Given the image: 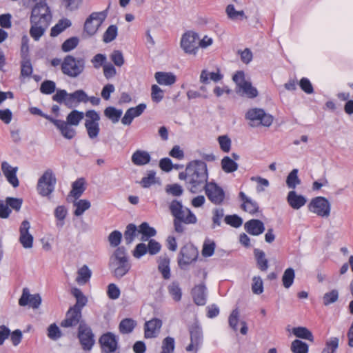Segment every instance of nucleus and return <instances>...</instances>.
<instances>
[{
	"instance_id": "1",
	"label": "nucleus",
	"mask_w": 353,
	"mask_h": 353,
	"mask_svg": "<svg viewBox=\"0 0 353 353\" xmlns=\"http://www.w3.org/2000/svg\"><path fill=\"white\" fill-rule=\"evenodd\" d=\"M179 178L185 180L187 188L192 193L199 192L208 183L207 165L202 161H192L187 165L185 173L179 174Z\"/></svg>"
},
{
	"instance_id": "20",
	"label": "nucleus",
	"mask_w": 353,
	"mask_h": 353,
	"mask_svg": "<svg viewBox=\"0 0 353 353\" xmlns=\"http://www.w3.org/2000/svg\"><path fill=\"white\" fill-rule=\"evenodd\" d=\"M245 230L251 235L258 236L265 230L263 223L259 219H251L244 225Z\"/></svg>"
},
{
	"instance_id": "27",
	"label": "nucleus",
	"mask_w": 353,
	"mask_h": 353,
	"mask_svg": "<svg viewBox=\"0 0 353 353\" xmlns=\"http://www.w3.org/2000/svg\"><path fill=\"white\" fill-rule=\"evenodd\" d=\"M154 77L157 83L162 85H171L176 82V76L171 72H157Z\"/></svg>"
},
{
	"instance_id": "2",
	"label": "nucleus",
	"mask_w": 353,
	"mask_h": 353,
	"mask_svg": "<svg viewBox=\"0 0 353 353\" xmlns=\"http://www.w3.org/2000/svg\"><path fill=\"white\" fill-rule=\"evenodd\" d=\"M52 12L46 0L37 2L32 9L30 34L34 40H39L48 28L52 20Z\"/></svg>"
},
{
	"instance_id": "53",
	"label": "nucleus",
	"mask_w": 353,
	"mask_h": 353,
	"mask_svg": "<svg viewBox=\"0 0 353 353\" xmlns=\"http://www.w3.org/2000/svg\"><path fill=\"white\" fill-rule=\"evenodd\" d=\"M56 90L55 83L52 81L46 80L44 81L40 87V90L42 93L46 94H50L53 93Z\"/></svg>"
},
{
	"instance_id": "30",
	"label": "nucleus",
	"mask_w": 353,
	"mask_h": 353,
	"mask_svg": "<svg viewBox=\"0 0 353 353\" xmlns=\"http://www.w3.org/2000/svg\"><path fill=\"white\" fill-rule=\"evenodd\" d=\"M137 323L134 320L130 318H126L120 322L119 330L121 334H130L133 331Z\"/></svg>"
},
{
	"instance_id": "47",
	"label": "nucleus",
	"mask_w": 353,
	"mask_h": 353,
	"mask_svg": "<svg viewBox=\"0 0 353 353\" xmlns=\"http://www.w3.org/2000/svg\"><path fill=\"white\" fill-rule=\"evenodd\" d=\"M175 347L174 339L172 337L167 336L162 341V351L161 353H172Z\"/></svg>"
},
{
	"instance_id": "10",
	"label": "nucleus",
	"mask_w": 353,
	"mask_h": 353,
	"mask_svg": "<svg viewBox=\"0 0 353 353\" xmlns=\"http://www.w3.org/2000/svg\"><path fill=\"white\" fill-rule=\"evenodd\" d=\"M312 211L318 216L327 218L330 215L331 205L329 201L323 196H316L310 201Z\"/></svg>"
},
{
	"instance_id": "31",
	"label": "nucleus",
	"mask_w": 353,
	"mask_h": 353,
	"mask_svg": "<svg viewBox=\"0 0 353 353\" xmlns=\"http://www.w3.org/2000/svg\"><path fill=\"white\" fill-rule=\"evenodd\" d=\"M139 233H141L142 234L141 240L145 241L149 238L155 236L157 232L155 229L150 227L148 223L143 222L139 225Z\"/></svg>"
},
{
	"instance_id": "40",
	"label": "nucleus",
	"mask_w": 353,
	"mask_h": 353,
	"mask_svg": "<svg viewBox=\"0 0 353 353\" xmlns=\"http://www.w3.org/2000/svg\"><path fill=\"white\" fill-rule=\"evenodd\" d=\"M223 76L217 72H208L207 70H203L201 71L200 76V81L203 83H208V80L211 79L214 82H217L222 79Z\"/></svg>"
},
{
	"instance_id": "64",
	"label": "nucleus",
	"mask_w": 353,
	"mask_h": 353,
	"mask_svg": "<svg viewBox=\"0 0 353 353\" xmlns=\"http://www.w3.org/2000/svg\"><path fill=\"white\" fill-rule=\"evenodd\" d=\"M218 141L221 149L223 152H228L230 151L231 147V140L228 136L223 135L219 137Z\"/></svg>"
},
{
	"instance_id": "23",
	"label": "nucleus",
	"mask_w": 353,
	"mask_h": 353,
	"mask_svg": "<svg viewBox=\"0 0 353 353\" xmlns=\"http://www.w3.org/2000/svg\"><path fill=\"white\" fill-rule=\"evenodd\" d=\"M239 197L243 201L241 208L244 211L252 214L259 211V207L258 205V203L255 201L247 196L244 192H241L239 193Z\"/></svg>"
},
{
	"instance_id": "62",
	"label": "nucleus",
	"mask_w": 353,
	"mask_h": 353,
	"mask_svg": "<svg viewBox=\"0 0 353 353\" xmlns=\"http://www.w3.org/2000/svg\"><path fill=\"white\" fill-rule=\"evenodd\" d=\"M84 116L86 117L85 123H99L100 120L99 114L94 110H88Z\"/></svg>"
},
{
	"instance_id": "3",
	"label": "nucleus",
	"mask_w": 353,
	"mask_h": 353,
	"mask_svg": "<svg viewBox=\"0 0 353 353\" xmlns=\"http://www.w3.org/2000/svg\"><path fill=\"white\" fill-rule=\"evenodd\" d=\"M245 119L249 121L251 127H259L260 125L269 127L272 125L274 118L267 114L261 108H252L248 110L245 115Z\"/></svg>"
},
{
	"instance_id": "29",
	"label": "nucleus",
	"mask_w": 353,
	"mask_h": 353,
	"mask_svg": "<svg viewBox=\"0 0 353 353\" xmlns=\"http://www.w3.org/2000/svg\"><path fill=\"white\" fill-rule=\"evenodd\" d=\"M72 294L76 298V304L72 308L81 311L87 303V298L83 294L81 290L74 288L72 289Z\"/></svg>"
},
{
	"instance_id": "41",
	"label": "nucleus",
	"mask_w": 353,
	"mask_h": 353,
	"mask_svg": "<svg viewBox=\"0 0 353 353\" xmlns=\"http://www.w3.org/2000/svg\"><path fill=\"white\" fill-rule=\"evenodd\" d=\"M84 117V113L78 110H72L66 117V122L74 126H77Z\"/></svg>"
},
{
	"instance_id": "55",
	"label": "nucleus",
	"mask_w": 353,
	"mask_h": 353,
	"mask_svg": "<svg viewBox=\"0 0 353 353\" xmlns=\"http://www.w3.org/2000/svg\"><path fill=\"white\" fill-rule=\"evenodd\" d=\"M151 91V97L154 102L159 103L163 99V91L157 85H152Z\"/></svg>"
},
{
	"instance_id": "11",
	"label": "nucleus",
	"mask_w": 353,
	"mask_h": 353,
	"mask_svg": "<svg viewBox=\"0 0 353 353\" xmlns=\"http://www.w3.org/2000/svg\"><path fill=\"white\" fill-rule=\"evenodd\" d=\"M208 199L215 205L221 204L225 199V192L214 182H209L203 188Z\"/></svg>"
},
{
	"instance_id": "51",
	"label": "nucleus",
	"mask_w": 353,
	"mask_h": 353,
	"mask_svg": "<svg viewBox=\"0 0 353 353\" xmlns=\"http://www.w3.org/2000/svg\"><path fill=\"white\" fill-rule=\"evenodd\" d=\"M339 299V292L336 290H332V291L327 292L323 297V304L328 305L335 303Z\"/></svg>"
},
{
	"instance_id": "13",
	"label": "nucleus",
	"mask_w": 353,
	"mask_h": 353,
	"mask_svg": "<svg viewBox=\"0 0 353 353\" xmlns=\"http://www.w3.org/2000/svg\"><path fill=\"white\" fill-rule=\"evenodd\" d=\"M99 341L103 352L105 353L114 352L118 348V339L112 332L103 334Z\"/></svg>"
},
{
	"instance_id": "34",
	"label": "nucleus",
	"mask_w": 353,
	"mask_h": 353,
	"mask_svg": "<svg viewBox=\"0 0 353 353\" xmlns=\"http://www.w3.org/2000/svg\"><path fill=\"white\" fill-rule=\"evenodd\" d=\"M91 271L85 265L82 266L77 272V277L76 281L79 285L85 284L91 277Z\"/></svg>"
},
{
	"instance_id": "17",
	"label": "nucleus",
	"mask_w": 353,
	"mask_h": 353,
	"mask_svg": "<svg viewBox=\"0 0 353 353\" xmlns=\"http://www.w3.org/2000/svg\"><path fill=\"white\" fill-rule=\"evenodd\" d=\"M145 108L146 105L145 103H140L134 108L128 109L123 117L121 119V123L126 125H130L134 118L140 116Z\"/></svg>"
},
{
	"instance_id": "59",
	"label": "nucleus",
	"mask_w": 353,
	"mask_h": 353,
	"mask_svg": "<svg viewBox=\"0 0 353 353\" xmlns=\"http://www.w3.org/2000/svg\"><path fill=\"white\" fill-rule=\"evenodd\" d=\"M225 221L227 224H228L234 228H239L243 223L242 219L236 214L227 215L225 217Z\"/></svg>"
},
{
	"instance_id": "63",
	"label": "nucleus",
	"mask_w": 353,
	"mask_h": 353,
	"mask_svg": "<svg viewBox=\"0 0 353 353\" xmlns=\"http://www.w3.org/2000/svg\"><path fill=\"white\" fill-rule=\"evenodd\" d=\"M79 39L77 37H72L63 42L62 44V50L64 52H69L77 47Z\"/></svg>"
},
{
	"instance_id": "21",
	"label": "nucleus",
	"mask_w": 353,
	"mask_h": 353,
	"mask_svg": "<svg viewBox=\"0 0 353 353\" xmlns=\"http://www.w3.org/2000/svg\"><path fill=\"white\" fill-rule=\"evenodd\" d=\"M287 201L292 208L298 210L306 203L307 199L302 195L297 194L294 190H291L288 194Z\"/></svg>"
},
{
	"instance_id": "7",
	"label": "nucleus",
	"mask_w": 353,
	"mask_h": 353,
	"mask_svg": "<svg viewBox=\"0 0 353 353\" xmlns=\"http://www.w3.org/2000/svg\"><path fill=\"white\" fill-rule=\"evenodd\" d=\"M57 179L53 172L48 169L39 179L37 191L42 196H49L54 190Z\"/></svg>"
},
{
	"instance_id": "24",
	"label": "nucleus",
	"mask_w": 353,
	"mask_h": 353,
	"mask_svg": "<svg viewBox=\"0 0 353 353\" xmlns=\"http://www.w3.org/2000/svg\"><path fill=\"white\" fill-rule=\"evenodd\" d=\"M54 125L59 130L62 136L67 139H72L76 135V130L72 127V125L65 121H55Z\"/></svg>"
},
{
	"instance_id": "39",
	"label": "nucleus",
	"mask_w": 353,
	"mask_h": 353,
	"mask_svg": "<svg viewBox=\"0 0 353 353\" xmlns=\"http://www.w3.org/2000/svg\"><path fill=\"white\" fill-rule=\"evenodd\" d=\"M299 184H301V179L298 176V170L293 169L286 178V185L288 188L294 190Z\"/></svg>"
},
{
	"instance_id": "37",
	"label": "nucleus",
	"mask_w": 353,
	"mask_h": 353,
	"mask_svg": "<svg viewBox=\"0 0 353 353\" xmlns=\"http://www.w3.org/2000/svg\"><path fill=\"white\" fill-rule=\"evenodd\" d=\"M71 21L68 19H63L52 28L50 34L52 37H56L62 32L64 30L71 26Z\"/></svg>"
},
{
	"instance_id": "5",
	"label": "nucleus",
	"mask_w": 353,
	"mask_h": 353,
	"mask_svg": "<svg viewBox=\"0 0 353 353\" xmlns=\"http://www.w3.org/2000/svg\"><path fill=\"white\" fill-rule=\"evenodd\" d=\"M110 6V3H109L108 8L105 10L101 12H94L89 15L84 23V33L89 37L93 36L96 34L103 22L105 20Z\"/></svg>"
},
{
	"instance_id": "61",
	"label": "nucleus",
	"mask_w": 353,
	"mask_h": 353,
	"mask_svg": "<svg viewBox=\"0 0 353 353\" xmlns=\"http://www.w3.org/2000/svg\"><path fill=\"white\" fill-rule=\"evenodd\" d=\"M70 94L72 98L76 101L77 104L79 103H86L88 101V97L83 90H78Z\"/></svg>"
},
{
	"instance_id": "48",
	"label": "nucleus",
	"mask_w": 353,
	"mask_h": 353,
	"mask_svg": "<svg viewBox=\"0 0 353 353\" xmlns=\"http://www.w3.org/2000/svg\"><path fill=\"white\" fill-rule=\"evenodd\" d=\"M117 27L115 25L110 26L103 36V41L105 43H110L113 41L117 35Z\"/></svg>"
},
{
	"instance_id": "16",
	"label": "nucleus",
	"mask_w": 353,
	"mask_h": 353,
	"mask_svg": "<svg viewBox=\"0 0 353 353\" xmlns=\"http://www.w3.org/2000/svg\"><path fill=\"white\" fill-rule=\"evenodd\" d=\"M162 326L161 319L154 318L145 323L144 334L145 338H154L157 336Z\"/></svg>"
},
{
	"instance_id": "22",
	"label": "nucleus",
	"mask_w": 353,
	"mask_h": 353,
	"mask_svg": "<svg viewBox=\"0 0 353 353\" xmlns=\"http://www.w3.org/2000/svg\"><path fill=\"white\" fill-rule=\"evenodd\" d=\"M206 288L204 284H199L192 289V295L194 302L198 305H204L206 303Z\"/></svg>"
},
{
	"instance_id": "50",
	"label": "nucleus",
	"mask_w": 353,
	"mask_h": 353,
	"mask_svg": "<svg viewBox=\"0 0 353 353\" xmlns=\"http://www.w3.org/2000/svg\"><path fill=\"white\" fill-rule=\"evenodd\" d=\"M88 135L90 139H95L98 137L100 131L99 123H85Z\"/></svg>"
},
{
	"instance_id": "18",
	"label": "nucleus",
	"mask_w": 353,
	"mask_h": 353,
	"mask_svg": "<svg viewBox=\"0 0 353 353\" xmlns=\"http://www.w3.org/2000/svg\"><path fill=\"white\" fill-rule=\"evenodd\" d=\"M81 312L72 307L69 309L65 315V319L61 323V326L64 327H74L80 323Z\"/></svg>"
},
{
	"instance_id": "60",
	"label": "nucleus",
	"mask_w": 353,
	"mask_h": 353,
	"mask_svg": "<svg viewBox=\"0 0 353 353\" xmlns=\"http://www.w3.org/2000/svg\"><path fill=\"white\" fill-rule=\"evenodd\" d=\"M215 246L214 241H205L203 245L202 255L205 257L211 256L214 252Z\"/></svg>"
},
{
	"instance_id": "38",
	"label": "nucleus",
	"mask_w": 353,
	"mask_h": 353,
	"mask_svg": "<svg viewBox=\"0 0 353 353\" xmlns=\"http://www.w3.org/2000/svg\"><path fill=\"white\" fill-rule=\"evenodd\" d=\"M190 341L195 343L196 345H199L203 337L202 330L200 326L196 323L191 325L190 327Z\"/></svg>"
},
{
	"instance_id": "45",
	"label": "nucleus",
	"mask_w": 353,
	"mask_h": 353,
	"mask_svg": "<svg viewBox=\"0 0 353 353\" xmlns=\"http://www.w3.org/2000/svg\"><path fill=\"white\" fill-rule=\"evenodd\" d=\"M295 277L294 271L292 268L286 269L282 276L283 285L285 288H289L293 283Z\"/></svg>"
},
{
	"instance_id": "9",
	"label": "nucleus",
	"mask_w": 353,
	"mask_h": 353,
	"mask_svg": "<svg viewBox=\"0 0 353 353\" xmlns=\"http://www.w3.org/2000/svg\"><path fill=\"white\" fill-rule=\"evenodd\" d=\"M199 36L192 31L185 32L181 39V47L186 54L195 55L199 48Z\"/></svg>"
},
{
	"instance_id": "57",
	"label": "nucleus",
	"mask_w": 353,
	"mask_h": 353,
	"mask_svg": "<svg viewBox=\"0 0 353 353\" xmlns=\"http://www.w3.org/2000/svg\"><path fill=\"white\" fill-rule=\"evenodd\" d=\"M122 234L118 230L112 232L108 236V241L112 247L118 246L121 241Z\"/></svg>"
},
{
	"instance_id": "58",
	"label": "nucleus",
	"mask_w": 353,
	"mask_h": 353,
	"mask_svg": "<svg viewBox=\"0 0 353 353\" xmlns=\"http://www.w3.org/2000/svg\"><path fill=\"white\" fill-rule=\"evenodd\" d=\"M48 336L52 340H57L61 336V332L59 327L55 324H51L48 328Z\"/></svg>"
},
{
	"instance_id": "25",
	"label": "nucleus",
	"mask_w": 353,
	"mask_h": 353,
	"mask_svg": "<svg viewBox=\"0 0 353 353\" xmlns=\"http://www.w3.org/2000/svg\"><path fill=\"white\" fill-rule=\"evenodd\" d=\"M109 268L115 277L121 279L129 272L131 265L129 262L123 263H109Z\"/></svg>"
},
{
	"instance_id": "54",
	"label": "nucleus",
	"mask_w": 353,
	"mask_h": 353,
	"mask_svg": "<svg viewBox=\"0 0 353 353\" xmlns=\"http://www.w3.org/2000/svg\"><path fill=\"white\" fill-rule=\"evenodd\" d=\"M155 174L154 171H149L148 176L142 178L140 181L141 185L144 188H147L154 184L156 183Z\"/></svg>"
},
{
	"instance_id": "35",
	"label": "nucleus",
	"mask_w": 353,
	"mask_h": 353,
	"mask_svg": "<svg viewBox=\"0 0 353 353\" xmlns=\"http://www.w3.org/2000/svg\"><path fill=\"white\" fill-rule=\"evenodd\" d=\"M85 191L83 179H79L72 183V189L70 195L75 199H78Z\"/></svg>"
},
{
	"instance_id": "6",
	"label": "nucleus",
	"mask_w": 353,
	"mask_h": 353,
	"mask_svg": "<svg viewBox=\"0 0 353 353\" xmlns=\"http://www.w3.org/2000/svg\"><path fill=\"white\" fill-rule=\"evenodd\" d=\"M85 63V61L83 58L76 59L71 55H68L62 63V72L70 77H77L83 72Z\"/></svg>"
},
{
	"instance_id": "4",
	"label": "nucleus",
	"mask_w": 353,
	"mask_h": 353,
	"mask_svg": "<svg viewBox=\"0 0 353 353\" xmlns=\"http://www.w3.org/2000/svg\"><path fill=\"white\" fill-rule=\"evenodd\" d=\"M169 210L174 219L181 220L185 224H192L196 222V216L191 210L184 207L181 202L173 200L169 205Z\"/></svg>"
},
{
	"instance_id": "32",
	"label": "nucleus",
	"mask_w": 353,
	"mask_h": 353,
	"mask_svg": "<svg viewBox=\"0 0 353 353\" xmlns=\"http://www.w3.org/2000/svg\"><path fill=\"white\" fill-rule=\"evenodd\" d=\"M73 205L75 207L74 214L77 216H80L85 212V211L90 208L91 203L88 200L80 199L79 201H74L73 202Z\"/></svg>"
},
{
	"instance_id": "33",
	"label": "nucleus",
	"mask_w": 353,
	"mask_h": 353,
	"mask_svg": "<svg viewBox=\"0 0 353 353\" xmlns=\"http://www.w3.org/2000/svg\"><path fill=\"white\" fill-rule=\"evenodd\" d=\"M254 256L256 260L258 268L261 271H266L268 268V261L265 258V252L259 249H254Z\"/></svg>"
},
{
	"instance_id": "46",
	"label": "nucleus",
	"mask_w": 353,
	"mask_h": 353,
	"mask_svg": "<svg viewBox=\"0 0 353 353\" xmlns=\"http://www.w3.org/2000/svg\"><path fill=\"white\" fill-rule=\"evenodd\" d=\"M168 290L169 294L175 301H179L181 299V289L180 288L178 283L172 282L169 285Z\"/></svg>"
},
{
	"instance_id": "42",
	"label": "nucleus",
	"mask_w": 353,
	"mask_h": 353,
	"mask_svg": "<svg viewBox=\"0 0 353 353\" xmlns=\"http://www.w3.org/2000/svg\"><path fill=\"white\" fill-rule=\"evenodd\" d=\"M122 113L123 112L121 110L116 109L112 106L106 108L104 110V115L114 123L119 121Z\"/></svg>"
},
{
	"instance_id": "43",
	"label": "nucleus",
	"mask_w": 353,
	"mask_h": 353,
	"mask_svg": "<svg viewBox=\"0 0 353 353\" xmlns=\"http://www.w3.org/2000/svg\"><path fill=\"white\" fill-rule=\"evenodd\" d=\"M238 164L229 157H225L221 160V168L225 172H233L238 169Z\"/></svg>"
},
{
	"instance_id": "28",
	"label": "nucleus",
	"mask_w": 353,
	"mask_h": 353,
	"mask_svg": "<svg viewBox=\"0 0 353 353\" xmlns=\"http://www.w3.org/2000/svg\"><path fill=\"white\" fill-rule=\"evenodd\" d=\"M170 258L167 255L161 256L159 259L158 269L165 279L170 278Z\"/></svg>"
},
{
	"instance_id": "44",
	"label": "nucleus",
	"mask_w": 353,
	"mask_h": 353,
	"mask_svg": "<svg viewBox=\"0 0 353 353\" xmlns=\"http://www.w3.org/2000/svg\"><path fill=\"white\" fill-rule=\"evenodd\" d=\"M137 232H139V230H137V226L134 224L130 223L127 225L126 230L124 232V239L126 244L132 243Z\"/></svg>"
},
{
	"instance_id": "36",
	"label": "nucleus",
	"mask_w": 353,
	"mask_h": 353,
	"mask_svg": "<svg viewBox=\"0 0 353 353\" xmlns=\"http://www.w3.org/2000/svg\"><path fill=\"white\" fill-rule=\"evenodd\" d=\"M225 12L228 18L233 21L242 20L247 18L243 10L236 11L232 4H230L226 7Z\"/></svg>"
},
{
	"instance_id": "15",
	"label": "nucleus",
	"mask_w": 353,
	"mask_h": 353,
	"mask_svg": "<svg viewBox=\"0 0 353 353\" xmlns=\"http://www.w3.org/2000/svg\"><path fill=\"white\" fill-rule=\"evenodd\" d=\"M30 228V223L27 220L23 221L19 228V242L26 249L32 248L33 246L34 239L32 235L29 232Z\"/></svg>"
},
{
	"instance_id": "14",
	"label": "nucleus",
	"mask_w": 353,
	"mask_h": 353,
	"mask_svg": "<svg viewBox=\"0 0 353 353\" xmlns=\"http://www.w3.org/2000/svg\"><path fill=\"white\" fill-rule=\"evenodd\" d=\"M41 303V297L39 294H30L28 288L23 289L22 294L19 300L20 306L29 305L34 309H37Z\"/></svg>"
},
{
	"instance_id": "19",
	"label": "nucleus",
	"mask_w": 353,
	"mask_h": 353,
	"mask_svg": "<svg viewBox=\"0 0 353 353\" xmlns=\"http://www.w3.org/2000/svg\"><path fill=\"white\" fill-rule=\"evenodd\" d=\"M1 170L7 180L13 187L19 185V180L17 177V168L12 167L8 162L3 161L1 163Z\"/></svg>"
},
{
	"instance_id": "12",
	"label": "nucleus",
	"mask_w": 353,
	"mask_h": 353,
	"mask_svg": "<svg viewBox=\"0 0 353 353\" xmlns=\"http://www.w3.org/2000/svg\"><path fill=\"white\" fill-rule=\"evenodd\" d=\"M78 337L84 350L89 351L92 349L94 344V334L90 327L86 324L80 323Z\"/></svg>"
},
{
	"instance_id": "8",
	"label": "nucleus",
	"mask_w": 353,
	"mask_h": 353,
	"mask_svg": "<svg viewBox=\"0 0 353 353\" xmlns=\"http://www.w3.org/2000/svg\"><path fill=\"white\" fill-rule=\"evenodd\" d=\"M199 251L196 247L192 244H187L183 246L179 253L177 262L179 267L182 270H185L187 266L197 259Z\"/></svg>"
},
{
	"instance_id": "56",
	"label": "nucleus",
	"mask_w": 353,
	"mask_h": 353,
	"mask_svg": "<svg viewBox=\"0 0 353 353\" xmlns=\"http://www.w3.org/2000/svg\"><path fill=\"white\" fill-rule=\"evenodd\" d=\"M252 290L256 294H261L263 292V281L260 276H254L252 279Z\"/></svg>"
},
{
	"instance_id": "52",
	"label": "nucleus",
	"mask_w": 353,
	"mask_h": 353,
	"mask_svg": "<svg viewBox=\"0 0 353 353\" xmlns=\"http://www.w3.org/2000/svg\"><path fill=\"white\" fill-rule=\"evenodd\" d=\"M165 190L166 193L174 196H180L183 192L182 187L177 183L167 185Z\"/></svg>"
},
{
	"instance_id": "49",
	"label": "nucleus",
	"mask_w": 353,
	"mask_h": 353,
	"mask_svg": "<svg viewBox=\"0 0 353 353\" xmlns=\"http://www.w3.org/2000/svg\"><path fill=\"white\" fill-rule=\"evenodd\" d=\"M291 350L294 353H307V345L298 339L294 340L291 345Z\"/></svg>"
},
{
	"instance_id": "26",
	"label": "nucleus",
	"mask_w": 353,
	"mask_h": 353,
	"mask_svg": "<svg viewBox=\"0 0 353 353\" xmlns=\"http://www.w3.org/2000/svg\"><path fill=\"white\" fill-rule=\"evenodd\" d=\"M151 159L150 154L145 150H137L132 155V162L138 166L146 165Z\"/></svg>"
}]
</instances>
